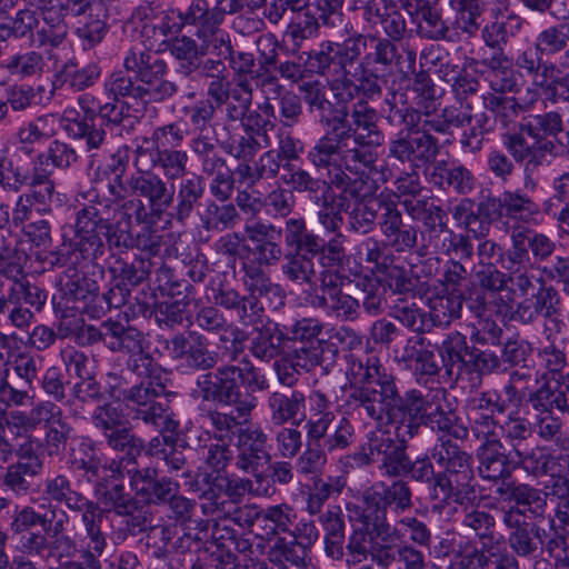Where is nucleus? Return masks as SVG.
<instances>
[{
	"label": "nucleus",
	"mask_w": 569,
	"mask_h": 569,
	"mask_svg": "<svg viewBox=\"0 0 569 569\" xmlns=\"http://www.w3.org/2000/svg\"><path fill=\"white\" fill-rule=\"evenodd\" d=\"M123 68L113 71L103 83L106 93L112 100L98 106V118L103 126L120 136L131 132L138 123V118L129 113L128 104L120 99L162 102L178 91L177 83L166 78L167 62L153 52L130 49L123 58Z\"/></svg>",
	"instance_id": "nucleus-1"
},
{
	"label": "nucleus",
	"mask_w": 569,
	"mask_h": 569,
	"mask_svg": "<svg viewBox=\"0 0 569 569\" xmlns=\"http://www.w3.org/2000/svg\"><path fill=\"white\" fill-rule=\"evenodd\" d=\"M356 362L363 365L365 373L382 395L379 411L389 403L410 433L417 436L421 425H425L432 431L442 433V437L449 436L457 440L468 438L469 428L459 423L456 413L447 406L446 389L437 388L426 395L420 390L410 389L401 395L397 378L387 371L379 357L367 356L365 359H357Z\"/></svg>",
	"instance_id": "nucleus-2"
},
{
	"label": "nucleus",
	"mask_w": 569,
	"mask_h": 569,
	"mask_svg": "<svg viewBox=\"0 0 569 569\" xmlns=\"http://www.w3.org/2000/svg\"><path fill=\"white\" fill-rule=\"evenodd\" d=\"M385 142L378 127V113L367 101H357L351 110L340 106L332 131L311 146L310 159L318 166L343 163L350 169L373 168L378 152L373 147Z\"/></svg>",
	"instance_id": "nucleus-3"
},
{
	"label": "nucleus",
	"mask_w": 569,
	"mask_h": 569,
	"mask_svg": "<svg viewBox=\"0 0 569 569\" xmlns=\"http://www.w3.org/2000/svg\"><path fill=\"white\" fill-rule=\"evenodd\" d=\"M382 109L387 121L393 127H402L388 144V158L395 159L410 169H430L441 150L438 138L426 129H420L421 112L408 102L403 91H389Z\"/></svg>",
	"instance_id": "nucleus-4"
},
{
	"label": "nucleus",
	"mask_w": 569,
	"mask_h": 569,
	"mask_svg": "<svg viewBox=\"0 0 569 569\" xmlns=\"http://www.w3.org/2000/svg\"><path fill=\"white\" fill-rule=\"evenodd\" d=\"M214 370L203 371L197 377L191 396L202 402L233 406L239 417H249L256 407V398L242 395L241 383L251 391H264L269 388L267 377L243 358L239 365H222Z\"/></svg>",
	"instance_id": "nucleus-5"
},
{
	"label": "nucleus",
	"mask_w": 569,
	"mask_h": 569,
	"mask_svg": "<svg viewBox=\"0 0 569 569\" xmlns=\"http://www.w3.org/2000/svg\"><path fill=\"white\" fill-rule=\"evenodd\" d=\"M80 198L87 202L82 203L74 213V234L69 243H63L57 253H52L51 264H66L67 254H74L78 258L93 261L104 253V242L101 233L108 222L117 217V203L110 198L100 197L96 189L87 192H79Z\"/></svg>",
	"instance_id": "nucleus-6"
},
{
	"label": "nucleus",
	"mask_w": 569,
	"mask_h": 569,
	"mask_svg": "<svg viewBox=\"0 0 569 569\" xmlns=\"http://www.w3.org/2000/svg\"><path fill=\"white\" fill-rule=\"evenodd\" d=\"M351 388L343 405L346 413L358 412L363 413L370 420L377 423H388L395 429L397 441L393 445V449L389 450L388 456L383 458L379 468L383 471L389 461L395 457L400 448H407L408 441L415 436L408 431V427L401 420V418L393 411L392 407L388 403L381 412H379V406L381 405L382 395L378 388L371 383L370 378L363 371V365L352 360L350 366Z\"/></svg>",
	"instance_id": "nucleus-7"
},
{
	"label": "nucleus",
	"mask_w": 569,
	"mask_h": 569,
	"mask_svg": "<svg viewBox=\"0 0 569 569\" xmlns=\"http://www.w3.org/2000/svg\"><path fill=\"white\" fill-rule=\"evenodd\" d=\"M431 457L438 465L436 481L438 500L462 503L475 493L472 456L448 437H439L432 446Z\"/></svg>",
	"instance_id": "nucleus-8"
},
{
	"label": "nucleus",
	"mask_w": 569,
	"mask_h": 569,
	"mask_svg": "<svg viewBox=\"0 0 569 569\" xmlns=\"http://www.w3.org/2000/svg\"><path fill=\"white\" fill-rule=\"evenodd\" d=\"M363 507L349 505L350 515H361L366 523L373 526L377 536H396L398 528L388 519V512L400 515L409 510L412 502V491L407 481L397 479L391 483L378 481L362 495Z\"/></svg>",
	"instance_id": "nucleus-9"
},
{
	"label": "nucleus",
	"mask_w": 569,
	"mask_h": 569,
	"mask_svg": "<svg viewBox=\"0 0 569 569\" xmlns=\"http://www.w3.org/2000/svg\"><path fill=\"white\" fill-rule=\"evenodd\" d=\"M380 26L386 37H379L373 33H362L367 39V44L372 46V51L367 53V60L379 62L383 69L395 67L400 73L408 74L413 72L417 60V52L413 48L406 44L401 47V52L396 42L402 41L409 33L408 23L403 14L397 8L388 6L377 20V27Z\"/></svg>",
	"instance_id": "nucleus-10"
},
{
	"label": "nucleus",
	"mask_w": 569,
	"mask_h": 569,
	"mask_svg": "<svg viewBox=\"0 0 569 569\" xmlns=\"http://www.w3.org/2000/svg\"><path fill=\"white\" fill-rule=\"evenodd\" d=\"M117 397L132 412L133 420H140L161 432H174L179 423L171 417L170 408L157 399L164 390L162 385L142 380L130 387L119 386Z\"/></svg>",
	"instance_id": "nucleus-11"
},
{
	"label": "nucleus",
	"mask_w": 569,
	"mask_h": 569,
	"mask_svg": "<svg viewBox=\"0 0 569 569\" xmlns=\"http://www.w3.org/2000/svg\"><path fill=\"white\" fill-rule=\"evenodd\" d=\"M281 236L286 248L281 264L283 277L298 286H316L317 257L295 217L286 219L283 227L279 228L278 237Z\"/></svg>",
	"instance_id": "nucleus-12"
},
{
	"label": "nucleus",
	"mask_w": 569,
	"mask_h": 569,
	"mask_svg": "<svg viewBox=\"0 0 569 569\" xmlns=\"http://www.w3.org/2000/svg\"><path fill=\"white\" fill-rule=\"evenodd\" d=\"M367 39L371 37L356 32L343 42L323 41L318 50L309 53L307 64L319 76H342L346 79L350 74L347 67L359 60L367 49Z\"/></svg>",
	"instance_id": "nucleus-13"
},
{
	"label": "nucleus",
	"mask_w": 569,
	"mask_h": 569,
	"mask_svg": "<svg viewBox=\"0 0 569 569\" xmlns=\"http://www.w3.org/2000/svg\"><path fill=\"white\" fill-rule=\"evenodd\" d=\"M128 191L144 203L147 220L159 221L174 202V183H169L152 170L131 173L126 181Z\"/></svg>",
	"instance_id": "nucleus-14"
},
{
	"label": "nucleus",
	"mask_w": 569,
	"mask_h": 569,
	"mask_svg": "<svg viewBox=\"0 0 569 569\" xmlns=\"http://www.w3.org/2000/svg\"><path fill=\"white\" fill-rule=\"evenodd\" d=\"M153 262L149 258L141 256H136L131 261L113 257L108 268L111 287L102 296L107 309H118L128 303L132 289L149 278Z\"/></svg>",
	"instance_id": "nucleus-15"
},
{
	"label": "nucleus",
	"mask_w": 569,
	"mask_h": 569,
	"mask_svg": "<svg viewBox=\"0 0 569 569\" xmlns=\"http://www.w3.org/2000/svg\"><path fill=\"white\" fill-rule=\"evenodd\" d=\"M226 14H234L222 0H192L182 10V20L193 36H200L218 47L226 48L230 36L221 29Z\"/></svg>",
	"instance_id": "nucleus-16"
},
{
	"label": "nucleus",
	"mask_w": 569,
	"mask_h": 569,
	"mask_svg": "<svg viewBox=\"0 0 569 569\" xmlns=\"http://www.w3.org/2000/svg\"><path fill=\"white\" fill-rule=\"evenodd\" d=\"M18 436L20 438L16 443L18 460L7 467L2 483L17 496H26L30 491L31 479L39 476L43 469V460L38 455L41 441L31 433Z\"/></svg>",
	"instance_id": "nucleus-17"
},
{
	"label": "nucleus",
	"mask_w": 569,
	"mask_h": 569,
	"mask_svg": "<svg viewBox=\"0 0 569 569\" xmlns=\"http://www.w3.org/2000/svg\"><path fill=\"white\" fill-rule=\"evenodd\" d=\"M502 523L509 530L508 545L518 557L533 560L543 552L548 532L537 523L526 521L525 510L516 507L505 509Z\"/></svg>",
	"instance_id": "nucleus-18"
},
{
	"label": "nucleus",
	"mask_w": 569,
	"mask_h": 569,
	"mask_svg": "<svg viewBox=\"0 0 569 569\" xmlns=\"http://www.w3.org/2000/svg\"><path fill=\"white\" fill-rule=\"evenodd\" d=\"M167 350L173 360L191 371L211 370L220 360L219 352L211 349L208 338L194 330L174 335L167 342Z\"/></svg>",
	"instance_id": "nucleus-19"
},
{
	"label": "nucleus",
	"mask_w": 569,
	"mask_h": 569,
	"mask_svg": "<svg viewBox=\"0 0 569 569\" xmlns=\"http://www.w3.org/2000/svg\"><path fill=\"white\" fill-rule=\"evenodd\" d=\"M268 437L258 423L249 422L241 427L233 446L237 449L236 467L252 475L257 482L263 481L261 468L271 460L267 451Z\"/></svg>",
	"instance_id": "nucleus-20"
},
{
	"label": "nucleus",
	"mask_w": 569,
	"mask_h": 569,
	"mask_svg": "<svg viewBox=\"0 0 569 569\" xmlns=\"http://www.w3.org/2000/svg\"><path fill=\"white\" fill-rule=\"evenodd\" d=\"M501 141L515 162L525 163V189L529 191L536 190L537 182L530 176V172L542 166L548 154H553L555 143L551 140H540L538 143H530L527 137L513 129L502 132Z\"/></svg>",
	"instance_id": "nucleus-21"
},
{
	"label": "nucleus",
	"mask_w": 569,
	"mask_h": 569,
	"mask_svg": "<svg viewBox=\"0 0 569 569\" xmlns=\"http://www.w3.org/2000/svg\"><path fill=\"white\" fill-rule=\"evenodd\" d=\"M23 252L19 250L0 258V276L10 281L7 293L1 295L6 300V311L9 302H18L24 298L30 306L40 311L47 302V292L34 283H31L23 270Z\"/></svg>",
	"instance_id": "nucleus-22"
},
{
	"label": "nucleus",
	"mask_w": 569,
	"mask_h": 569,
	"mask_svg": "<svg viewBox=\"0 0 569 569\" xmlns=\"http://www.w3.org/2000/svg\"><path fill=\"white\" fill-rule=\"evenodd\" d=\"M207 96L222 109L228 121H242L252 104V89L247 79L214 78L208 83Z\"/></svg>",
	"instance_id": "nucleus-23"
},
{
	"label": "nucleus",
	"mask_w": 569,
	"mask_h": 569,
	"mask_svg": "<svg viewBox=\"0 0 569 569\" xmlns=\"http://www.w3.org/2000/svg\"><path fill=\"white\" fill-rule=\"evenodd\" d=\"M506 408V402L497 392L486 391L469 399L466 409L472 435L480 441L499 437L495 415L503 413Z\"/></svg>",
	"instance_id": "nucleus-24"
},
{
	"label": "nucleus",
	"mask_w": 569,
	"mask_h": 569,
	"mask_svg": "<svg viewBox=\"0 0 569 569\" xmlns=\"http://www.w3.org/2000/svg\"><path fill=\"white\" fill-rule=\"evenodd\" d=\"M117 217L110 220L102 233L110 249L130 250L132 246V227L146 223L144 203L139 199H124L116 206Z\"/></svg>",
	"instance_id": "nucleus-25"
},
{
	"label": "nucleus",
	"mask_w": 569,
	"mask_h": 569,
	"mask_svg": "<svg viewBox=\"0 0 569 569\" xmlns=\"http://www.w3.org/2000/svg\"><path fill=\"white\" fill-rule=\"evenodd\" d=\"M83 532L79 535V548L84 563L90 569H101L100 558L108 548L107 533L102 530L103 510L99 503L80 513Z\"/></svg>",
	"instance_id": "nucleus-26"
},
{
	"label": "nucleus",
	"mask_w": 569,
	"mask_h": 569,
	"mask_svg": "<svg viewBox=\"0 0 569 569\" xmlns=\"http://www.w3.org/2000/svg\"><path fill=\"white\" fill-rule=\"evenodd\" d=\"M167 49L170 54L178 61L179 72L184 76L200 69V59L208 56V53L222 54L226 48L218 47V44L200 37V36H176L167 42Z\"/></svg>",
	"instance_id": "nucleus-27"
},
{
	"label": "nucleus",
	"mask_w": 569,
	"mask_h": 569,
	"mask_svg": "<svg viewBox=\"0 0 569 569\" xmlns=\"http://www.w3.org/2000/svg\"><path fill=\"white\" fill-rule=\"evenodd\" d=\"M60 291L67 308L89 312L90 305L98 298L99 286L86 271L69 267L60 278Z\"/></svg>",
	"instance_id": "nucleus-28"
},
{
	"label": "nucleus",
	"mask_w": 569,
	"mask_h": 569,
	"mask_svg": "<svg viewBox=\"0 0 569 569\" xmlns=\"http://www.w3.org/2000/svg\"><path fill=\"white\" fill-rule=\"evenodd\" d=\"M278 230L279 228L274 224L261 220L247 221L244 224L243 231L251 243L247 250L260 267L273 266L284 254L282 247L274 239V234L278 236Z\"/></svg>",
	"instance_id": "nucleus-29"
},
{
	"label": "nucleus",
	"mask_w": 569,
	"mask_h": 569,
	"mask_svg": "<svg viewBox=\"0 0 569 569\" xmlns=\"http://www.w3.org/2000/svg\"><path fill=\"white\" fill-rule=\"evenodd\" d=\"M361 526L353 527L347 538L346 563L348 567L358 566L368 559L378 566L377 555L386 548V543L393 540V536H377L373 526L366 523L359 515Z\"/></svg>",
	"instance_id": "nucleus-30"
},
{
	"label": "nucleus",
	"mask_w": 569,
	"mask_h": 569,
	"mask_svg": "<svg viewBox=\"0 0 569 569\" xmlns=\"http://www.w3.org/2000/svg\"><path fill=\"white\" fill-rule=\"evenodd\" d=\"M406 12L416 26V33L421 39L431 41H451V29L443 20L441 10L429 0L407 2Z\"/></svg>",
	"instance_id": "nucleus-31"
},
{
	"label": "nucleus",
	"mask_w": 569,
	"mask_h": 569,
	"mask_svg": "<svg viewBox=\"0 0 569 569\" xmlns=\"http://www.w3.org/2000/svg\"><path fill=\"white\" fill-rule=\"evenodd\" d=\"M510 256L522 262L545 261L552 256L556 243L542 232L522 226L511 228Z\"/></svg>",
	"instance_id": "nucleus-32"
},
{
	"label": "nucleus",
	"mask_w": 569,
	"mask_h": 569,
	"mask_svg": "<svg viewBox=\"0 0 569 569\" xmlns=\"http://www.w3.org/2000/svg\"><path fill=\"white\" fill-rule=\"evenodd\" d=\"M560 310V295L558 290L548 284L543 278L538 280V288L522 299L513 312V319L525 325L532 323L539 316L550 318Z\"/></svg>",
	"instance_id": "nucleus-33"
},
{
	"label": "nucleus",
	"mask_w": 569,
	"mask_h": 569,
	"mask_svg": "<svg viewBox=\"0 0 569 569\" xmlns=\"http://www.w3.org/2000/svg\"><path fill=\"white\" fill-rule=\"evenodd\" d=\"M380 231L386 244L395 252L405 253L417 246L418 228L403 221L402 211L393 199L382 214Z\"/></svg>",
	"instance_id": "nucleus-34"
},
{
	"label": "nucleus",
	"mask_w": 569,
	"mask_h": 569,
	"mask_svg": "<svg viewBox=\"0 0 569 569\" xmlns=\"http://www.w3.org/2000/svg\"><path fill=\"white\" fill-rule=\"evenodd\" d=\"M436 345L428 340L422 333H416L407 338L403 347L395 350V359L413 366L418 376H436L440 366L435 355Z\"/></svg>",
	"instance_id": "nucleus-35"
},
{
	"label": "nucleus",
	"mask_w": 569,
	"mask_h": 569,
	"mask_svg": "<svg viewBox=\"0 0 569 569\" xmlns=\"http://www.w3.org/2000/svg\"><path fill=\"white\" fill-rule=\"evenodd\" d=\"M429 183L441 190H452L459 196H468L476 187L473 172L461 163L437 161L426 171Z\"/></svg>",
	"instance_id": "nucleus-36"
},
{
	"label": "nucleus",
	"mask_w": 569,
	"mask_h": 569,
	"mask_svg": "<svg viewBox=\"0 0 569 569\" xmlns=\"http://www.w3.org/2000/svg\"><path fill=\"white\" fill-rule=\"evenodd\" d=\"M526 24V20L517 12L497 13L493 20L480 29L483 44L492 50V54L505 52L511 39L516 38Z\"/></svg>",
	"instance_id": "nucleus-37"
},
{
	"label": "nucleus",
	"mask_w": 569,
	"mask_h": 569,
	"mask_svg": "<svg viewBox=\"0 0 569 569\" xmlns=\"http://www.w3.org/2000/svg\"><path fill=\"white\" fill-rule=\"evenodd\" d=\"M371 64L381 66L379 62L367 60L366 53L359 63L358 70L352 74L355 81L347 76L340 86H331L332 91H336L335 96L337 98L341 96L345 102L353 99V92H361L368 99L379 97L382 92L380 76L370 69Z\"/></svg>",
	"instance_id": "nucleus-38"
},
{
	"label": "nucleus",
	"mask_w": 569,
	"mask_h": 569,
	"mask_svg": "<svg viewBox=\"0 0 569 569\" xmlns=\"http://www.w3.org/2000/svg\"><path fill=\"white\" fill-rule=\"evenodd\" d=\"M43 486L46 500L56 506H64L73 512L82 513L90 508L93 509L94 505L98 503L76 490L69 477L62 473L46 479Z\"/></svg>",
	"instance_id": "nucleus-39"
},
{
	"label": "nucleus",
	"mask_w": 569,
	"mask_h": 569,
	"mask_svg": "<svg viewBox=\"0 0 569 569\" xmlns=\"http://www.w3.org/2000/svg\"><path fill=\"white\" fill-rule=\"evenodd\" d=\"M194 325L208 333H222L229 332L232 336L230 347H227L222 352L229 361H236L242 352V341L239 338L241 333L238 327H234L228 321L224 315L213 306H203L199 308L194 316Z\"/></svg>",
	"instance_id": "nucleus-40"
},
{
	"label": "nucleus",
	"mask_w": 569,
	"mask_h": 569,
	"mask_svg": "<svg viewBox=\"0 0 569 569\" xmlns=\"http://www.w3.org/2000/svg\"><path fill=\"white\" fill-rule=\"evenodd\" d=\"M496 493L503 502H513L516 508L525 507L536 517L541 516L547 506V492L528 483L510 479L502 480L496 488Z\"/></svg>",
	"instance_id": "nucleus-41"
},
{
	"label": "nucleus",
	"mask_w": 569,
	"mask_h": 569,
	"mask_svg": "<svg viewBox=\"0 0 569 569\" xmlns=\"http://www.w3.org/2000/svg\"><path fill=\"white\" fill-rule=\"evenodd\" d=\"M98 103L94 96L82 93L78 97V106L83 112L82 119H73L76 131L74 138L84 140L87 151L100 149L106 141V130L96 124L98 118Z\"/></svg>",
	"instance_id": "nucleus-42"
},
{
	"label": "nucleus",
	"mask_w": 569,
	"mask_h": 569,
	"mask_svg": "<svg viewBox=\"0 0 569 569\" xmlns=\"http://www.w3.org/2000/svg\"><path fill=\"white\" fill-rule=\"evenodd\" d=\"M206 183L202 176L190 173L179 180L178 188H174V202L169 216L172 220L184 223L193 213L196 207L204 196Z\"/></svg>",
	"instance_id": "nucleus-43"
},
{
	"label": "nucleus",
	"mask_w": 569,
	"mask_h": 569,
	"mask_svg": "<svg viewBox=\"0 0 569 569\" xmlns=\"http://www.w3.org/2000/svg\"><path fill=\"white\" fill-rule=\"evenodd\" d=\"M301 228V231L309 241V244L316 257H320L323 267H345L349 262V256L346 252V236L337 232L329 240H325L319 234L309 230L303 217H295Z\"/></svg>",
	"instance_id": "nucleus-44"
},
{
	"label": "nucleus",
	"mask_w": 569,
	"mask_h": 569,
	"mask_svg": "<svg viewBox=\"0 0 569 569\" xmlns=\"http://www.w3.org/2000/svg\"><path fill=\"white\" fill-rule=\"evenodd\" d=\"M478 459L479 473L483 479L502 481L510 477V461L499 437L481 440Z\"/></svg>",
	"instance_id": "nucleus-45"
},
{
	"label": "nucleus",
	"mask_w": 569,
	"mask_h": 569,
	"mask_svg": "<svg viewBox=\"0 0 569 569\" xmlns=\"http://www.w3.org/2000/svg\"><path fill=\"white\" fill-rule=\"evenodd\" d=\"M391 198L383 196L361 200L355 204L348 214L349 229L359 234L372 232L381 226L382 214L387 211Z\"/></svg>",
	"instance_id": "nucleus-46"
},
{
	"label": "nucleus",
	"mask_w": 569,
	"mask_h": 569,
	"mask_svg": "<svg viewBox=\"0 0 569 569\" xmlns=\"http://www.w3.org/2000/svg\"><path fill=\"white\" fill-rule=\"evenodd\" d=\"M144 452L148 457L162 461L169 473L181 472L184 478L192 477L183 449L178 447L171 437L163 435L153 437Z\"/></svg>",
	"instance_id": "nucleus-47"
},
{
	"label": "nucleus",
	"mask_w": 569,
	"mask_h": 569,
	"mask_svg": "<svg viewBox=\"0 0 569 569\" xmlns=\"http://www.w3.org/2000/svg\"><path fill=\"white\" fill-rule=\"evenodd\" d=\"M378 567L385 569H426L427 557L419 548L409 542L386 543L377 555Z\"/></svg>",
	"instance_id": "nucleus-48"
},
{
	"label": "nucleus",
	"mask_w": 569,
	"mask_h": 569,
	"mask_svg": "<svg viewBox=\"0 0 569 569\" xmlns=\"http://www.w3.org/2000/svg\"><path fill=\"white\" fill-rule=\"evenodd\" d=\"M538 50L548 57H559V67L569 72V21L543 28L536 37Z\"/></svg>",
	"instance_id": "nucleus-49"
},
{
	"label": "nucleus",
	"mask_w": 569,
	"mask_h": 569,
	"mask_svg": "<svg viewBox=\"0 0 569 569\" xmlns=\"http://www.w3.org/2000/svg\"><path fill=\"white\" fill-rule=\"evenodd\" d=\"M528 402L536 411L568 412L569 385L558 378L547 379L541 387L529 395Z\"/></svg>",
	"instance_id": "nucleus-50"
},
{
	"label": "nucleus",
	"mask_w": 569,
	"mask_h": 569,
	"mask_svg": "<svg viewBox=\"0 0 569 569\" xmlns=\"http://www.w3.org/2000/svg\"><path fill=\"white\" fill-rule=\"evenodd\" d=\"M481 63L487 68L486 81L496 94L515 92L518 89L512 60L506 52L491 54Z\"/></svg>",
	"instance_id": "nucleus-51"
},
{
	"label": "nucleus",
	"mask_w": 569,
	"mask_h": 569,
	"mask_svg": "<svg viewBox=\"0 0 569 569\" xmlns=\"http://www.w3.org/2000/svg\"><path fill=\"white\" fill-rule=\"evenodd\" d=\"M503 270L509 272L507 301H513L515 297L528 298L537 288L541 278L533 272V263L522 262L511 257L505 259Z\"/></svg>",
	"instance_id": "nucleus-52"
},
{
	"label": "nucleus",
	"mask_w": 569,
	"mask_h": 569,
	"mask_svg": "<svg viewBox=\"0 0 569 569\" xmlns=\"http://www.w3.org/2000/svg\"><path fill=\"white\" fill-rule=\"evenodd\" d=\"M267 406L271 421L276 426H283L289 421L296 423L299 413L303 415L306 397L299 390L273 391L269 395Z\"/></svg>",
	"instance_id": "nucleus-53"
},
{
	"label": "nucleus",
	"mask_w": 569,
	"mask_h": 569,
	"mask_svg": "<svg viewBox=\"0 0 569 569\" xmlns=\"http://www.w3.org/2000/svg\"><path fill=\"white\" fill-rule=\"evenodd\" d=\"M337 349L328 340H312L307 343H296L289 352V358L299 369L310 371L317 366L328 367L335 361Z\"/></svg>",
	"instance_id": "nucleus-54"
},
{
	"label": "nucleus",
	"mask_w": 569,
	"mask_h": 569,
	"mask_svg": "<svg viewBox=\"0 0 569 569\" xmlns=\"http://www.w3.org/2000/svg\"><path fill=\"white\" fill-rule=\"evenodd\" d=\"M284 340L286 335L279 328V325L268 320L261 323L260 327L254 328L249 350L254 358L269 362L281 352V346Z\"/></svg>",
	"instance_id": "nucleus-55"
},
{
	"label": "nucleus",
	"mask_w": 569,
	"mask_h": 569,
	"mask_svg": "<svg viewBox=\"0 0 569 569\" xmlns=\"http://www.w3.org/2000/svg\"><path fill=\"white\" fill-rule=\"evenodd\" d=\"M543 212L556 220L561 236L569 238V170L552 181V196L543 202Z\"/></svg>",
	"instance_id": "nucleus-56"
},
{
	"label": "nucleus",
	"mask_w": 569,
	"mask_h": 569,
	"mask_svg": "<svg viewBox=\"0 0 569 569\" xmlns=\"http://www.w3.org/2000/svg\"><path fill=\"white\" fill-rule=\"evenodd\" d=\"M397 436H391L388 430L371 431L367 436V443L361 450L348 456L346 462L352 467H365L379 462L393 449Z\"/></svg>",
	"instance_id": "nucleus-57"
},
{
	"label": "nucleus",
	"mask_w": 569,
	"mask_h": 569,
	"mask_svg": "<svg viewBox=\"0 0 569 569\" xmlns=\"http://www.w3.org/2000/svg\"><path fill=\"white\" fill-rule=\"evenodd\" d=\"M305 103L311 113L319 117L321 124L327 126L332 131L337 108L328 98L326 87L318 80L303 82L299 87Z\"/></svg>",
	"instance_id": "nucleus-58"
},
{
	"label": "nucleus",
	"mask_w": 569,
	"mask_h": 569,
	"mask_svg": "<svg viewBox=\"0 0 569 569\" xmlns=\"http://www.w3.org/2000/svg\"><path fill=\"white\" fill-rule=\"evenodd\" d=\"M482 104L483 109L495 114L497 123L506 131L511 130L520 113L529 111L531 107V103H520L515 97L496 93L483 94Z\"/></svg>",
	"instance_id": "nucleus-59"
},
{
	"label": "nucleus",
	"mask_w": 569,
	"mask_h": 569,
	"mask_svg": "<svg viewBox=\"0 0 569 569\" xmlns=\"http://www.w3.org/2000/svg\"><path fill=\"white\" fill-rule=\"evenodd\" d=\"M236 536L237 531L227 525L224 519L213 521L210 537L206 541V549L210 552V557L232 567L238 560L237 553L233 552Z\"/></svg>",
	"instance_id": "nucleus-60"
},
{
	"label": "nucleus",
	"mask_w": 569,
	"mask_h": 569,
	"mask_svg": "<svg viewBox=\"0 0 569 569\" xmlns=\"http://www.w3.org/2000/svg\"><path fill=\"white\" fill-rule=\"evenodd\" d=\"M123 471L119 468V475L109 478L100 483L94 490L100 502L107 507L106 515L113 511L116 515L127 512L128 508L137 500L133 496L126 491L123 486Z\"/></svg>",
	"instance_id": "nucleus-61"
},
{
	"label": "nucleus",
	"mask_w": 569,
	"mask_h": 569,
	"mask_svg": "<svg viewBox=\"0 0 569 569\" xmlns=\"http://www.w3.org/2000/svg\"><path fill=\"white\" fill-rule=\"evenodd\" d=\"M284 170L288 172V176L282 177L284 183L296 192L308 193L316 203H319L321 196L330 193L327 180L313 177L308 170L292 163H286Z\"/></svg>",
	"instance_id": "nucleus-62"
},
{
	"label": "nucleus",
	"mask_w": 569,
	"mask_h": 569,
	"mask_svg": "<svg viewBox=\"0 0 569 569\" xmlns=\"http://www.w3.org/2000/svg\"><path fill=\"white\" fill-rule=\"evenodd\" d=\"M237 207L231 202L218 203L209 200L200 213L201 226L207 231L232 229L239 221Z\"/></svg>",
	"instance_id": "nucleus-63"
},
{
	"label": "nucleus",
	"mask_w": 569,
	"mask_h": 569,
	"mask_svg": "<svg viewBox=\"0 0 569 569\" xmlns=\"http://www.w3.org/2000/svg\"><path fill=\"white\" fill-rule=\"evenodd\" d=\"M58 118L53 113L41 114L20 127L17 131V139L24 149L32 150L37 143H42L57 133Z\"/></svg>",
	"instance_id": "nucleus-64"
}]
</instances>
